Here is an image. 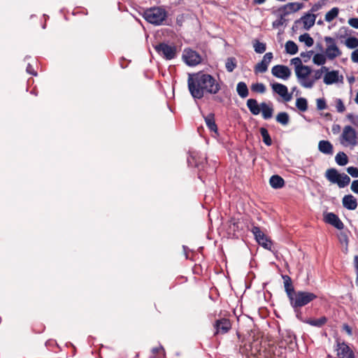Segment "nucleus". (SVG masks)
Returning a JSON list of instances; mask_svg holds the SVG:
<instances>
[{"mask_svg":"<svg viewBox=\"0 0 358 358\" xmlns=\"http://www.w3.org/2000/svg\"><path fill=\"white\" fill-rule=\"evenodd\" d=\"M342 203L345 208L354 210L357 207V200L352 194H347L343 197Z\"/></svg>","mask_w":358,"mask_h":358,"instance_id":"nucleus-19","label":"nucleus"},{"mask_svg":"<svg viewBox=\"0 0 358 358\" xmlns=\"http://www.w3.org/2000/svg\"><path fill=\"white\" fill-rule=\"evenodd\" d=\"M275 119L276 121L282 125H287L289 122V114L286 112L278 113Z\"/></svg>","mask_w":358,"mask_h":358,"instance_id":"nucleus-35","label":"nucleus"},{"mask_svg":"<svg viewBox=\"0 0 358 358\" xmlns=\"http://www.w3.org/2000/svg\"><path fill=\"white\" fill-rule=\"evenodd\" d=\"M325 177L330 182L336 184L340 188H344L350 182V178L347 174L340 173L334 168L327 169Z\"/></svg>","mask_w":358,"mask_h":358,"instance_id":"nucleus-5","label":"nucleus"},{"mask_svg":"<svg viewBox=\"0 0 358 358\" xmlns=\"http://www.w3.org/2000/svg\"><path fill=\"white\" fill-rule=\"evenodd\" d=\"M296 107L301 112H305L308 109L307 99L303 97L297 98L296 100Z\"/></svg>","mask_w":358,"mask_h":358,"instance_id":"nucleus-37","label":"nucleus"},{"mask_svg":"<svg viewBox=\"0 0 358 358\" xmlns=\"http://www.w3.org/2000/svg\"><path fill=\"white\" fill-rule=\"evenodd\" d=\"M225 67L228 72H232L237 67V60L234 57H228L225 62Z\"/></svg>","mask_w":358,"mask_h":358,"instance_id":"nucleus-34","label":"nucleus"},{"mask_svg":"<svg viewBox=\"0 0 358 358\" xmlns=\"http://www.w3.org/2000/svg\"><path fill=\"white\" fill-rule=\"evenodd\" d=\"M324 221L332 225L337 229L341 230L344 228V224L337 215L334 213H327L324 215Z\"/></svg>","mask_w":358,"mask_h":358,"instance_id":"nucleus-15","label":"nucleus"},{"mask_svg":"<svg viewBox=\"0 0 358 358\" xmlns=\"http://www.w3.org/2000/svg\"><path fill=\"white\" fill-rule=\"evenodd\" d=\"M49 343H55V341H48L46 342L45 345L48 346L49 345Z\"/></svg>","mask_w":358,"mask_h":358,"instance_id":"nucleus-64","label":"nucleus"},{"mask_svg":"<svg viewBox=\"0 0 358 358\" xmlns=\"http://www.w3.org/2000/svg\"><path fill=\"white\" fill-rule=\"evenodd\" d=\"M259 132L262 136V140L265 145H266L267 146L271 145L272 140L268 130L264 127H261L259 129Z\"/></svg>","mask_w":358,"mask_h":358,"instance_id":"nucleus-36","label":"nucleus"},{"mask_svg":"<svg viewBox=\"0 0 358 358\" xmlns=\"http://www.w3.org/2000/svg\"><path fill=\"white\" fill-rule=\"evenodd\" d=\"M311 73V69L308 66L300 67L295 71L296 76L301 84L305 88H312L315 84V80H311L308 76Z\"/></svg>","mask_w":358,"mask_h":358,"instance_id":"nucleus-7","label":"nucleus"},{"mask_svg":"<svg viewBox=\"0 0 358 358\" xmlns=\"http://www.w3.org/2000/svg\"><path fill=\"white\" fill-rule=\"evenodd\" d=\"M291 63L294 65L295 71L299 69L300 67L304 66L305 65L302 64L301 59L299 57H294L291 59Z\"/></svg>","mask_w":358,"mask_h":358,"instance_id":"nucleus-46","label":"nucleus"},{"mask_svg":"<svg viewBox=\"0 0 358 358\" xmlns=\"http://www.w3.org/2000/svg\"><path fill=\"white\" fill-rule=\"evenodd\" d=\"M318 150L324 155H331L334 152V147L330 141L322 140L318 143Z\"/></svg>","mask_w":358,"mask_h":358,"instance_id":"nucleus-22","label":"nucleus"},{"mask_svg":"<svg viewBox=\"0 0 358 358\" xmlns=\"http://www.w3.org/2000/svg\"><path fill=\"white\" fill-rule=\"evenodd\" d=\"M326 55L322 53H317L313 56V62L317 65H324L326 62Z\"/></svg>","mask_w":358,"mask_h":358,"instance_id":"nucleus-42","label":"nucleus"},{"mask_svg":"<svg viewBox=\"0 0 358 358\" xmlns=\"http://www.w3.org/2000/svg\"><path fill=\"white\" fill-rule=\"evenodd\" d=\"M273 58V55L271 52H266L261 62L257 63L255 66V72L265 73L268 70V66Z\"/></svg>","mask_w":358,"mask_h":358,"instance_id":"nucleus-14","label":"nucleus"},{"mask_svg":"<svg viewBox=\"0 0 358 358\" xmlns=\"http://www.w3.org/2000/svg\"><path fill=\"white\" fill-rule=\"evenodd\" d=\"M271 85L273 92L281 96L285 101L288 102L291 101L292 94L288 92V89L286 85L279 83H274Z\"/></svg>","mask_w":358,"mask_h":358,"instance_id":"nucleus-12","label":"nucleus"},{"mask_svg":"<svg viewBox=\"0 0 358 358\" xmlns=\"http://www.w3.org/2000/svg\"><path fill=\"white\" fill-rule=\"evenodd\" d=\"M159 350H164L162 346H160L159 348H153L152 352L153 354H156Z\"/></svg>","mask_w":358,"mask_h":358,"instance_id":"nucleus-61","label":"nucleus"},{"mask_svg":"<svg viewBox=\"0 0 358 358\" xmlns=\"http://www.w3.org/2000/svg\"><path fill=\"white\" fill-rule=\"evenodd\" d=\"M157 53L166 60H171L177 56V48L174 44L159 43L154 45Z\"/></svg>","mask_w":358,"mask_h":358,"instance_id":"nucleus-6","label":"nucleus"},{"mask_svg":"<svg viewBox=\"0 0 358 358\" xmlns=\"http://www.w3.org/2000/svg\"><path fill=\"white\" fill-rule=\"evenodd\" d=\"M236 92L238 96L242 98H246L249 94V90L245 83L241 81L237 83Z\"/></svg>","mask_w":358,"mask_h":358,"instance_id":"nucleus-27","label":"nucleus"},{"mask_svg":"<svg viewBox=\"0 0 358 358\" xmlns=\"http://www.w3.org/2000/svg\"><path fill=\"white\" fill-rule=\"evenodd\" d=\"M348 24L353 28L358 29V17L349 19Z\"/></svg>","mask_w":358,"mask_h":358,"instance_id":"nucleus-54","label":"nucleus"},{"mask_svg":"<svg viewBox=\"0 0 358 358\" xmlns=\"http://www.w3.org/2000/svg\"><path fill=\"white\" fill-rule=\"evenodd\" d=\"M26 71L28 73L33 76H36L37 75V73L34 71L33 66L30 64H28Z\"/></svg>","mask_w":358,"mask_h":358,"instance_id":"nucleus-57","label":"nucleus"},{"mask_svg":"<svg viewBox=\"0 0 358 358\" xmlns=\"http://www.w3.org/2000/svg\"><path fill=\"white\" fill-rule=\"evenodd\" d=\"M336 108L338 113H343L345 110V107L343 101L341 99H337L336 101Z\"/></svg>","mask_w":358,"mask_h":358,"instance_id":"nucleus-47","label":"nucleus"},{"mask_svg":"<svg viewBox=\"0 0 358 358\" xmlns=\"http://www.w3.org/2000/svg\"><path fill=\"white\" fill-rule=\"evenodd\" d=\"M299 39L301 42L304 43L307 47H311L314 44L313 38L308 33L299 36Z\"/></svg>","mask_w":358,"mask_h":358,"instance_id":"nucleus-38","label":"nucleus"},{"mask_svg":"<svg viewBox=\"0 0 358 358\" xmlns=\"http://www.w3.org/2000/svg\"><path fill=\"white\" fill-rule=\"evenodd\" d=\"M241 222L238 219L235 217H231L229 220V229L230 231H232L234 234L239 231L241 229Z\"/></svg>","mask_w":358,"mask_h":358,"instance_id":"nucleus-31","label":"nucleus"},{"mask_svg":"<svg viewBox=\"0 0 358 358\" xmlns=\"http://www.w3.org/2000/svg\"><path fill=\"white\" fill-rule=\"evenodd\" d=\"M269 183L271 187L277 189L282 188L285 185V180L281 176L273 175L270 178Z\"/></svg>","mask_w":358,"mask_h":358,"instance_id":"nucleus-26","label":"nucleus"},{"mask_svg":"<svg viewBox=\"0 0 358 358\" xmlns=\"http://www.w3.org/2000/svg\"><path fill=\"white\" fill-rule=\"evenodd\" d=\"M266 0H253L252 4L253 5H261L263 4Z\"/></svg>","mask_w":358,"mask_h":358,"instance_id":"nucleus-60","label":"nucleus"},{"mask_svg":"<svg viewBox=\"0 0 358 358\" xmlns=\"http://www.w3.org/2000/svg\"><path fill=\"white\" fill-rule=\"evenodd\" d=\"M252 92L264 94L266 92V87L263 83H256L251 85Z\"/></svg>","mask_w":358,"mask_h":358,"instance_id":"nucleus-43","label":"nucleus"},{"mask_svg":"<svg viewBox=\"0 0 358 358\" xmlns=\"http://www.w3.org/2000/svg\"><path fill=\"white\" fill-rule=\"evenodd\" d=\"M315 20L316 15L308 12L299 20H296L295 24L302 22L304 29L308 30L315 24Z\"/></svg>","mask_w":358,"mask_h":358,"instance_id":"nucleus-18","label":"nucleus"},{"mask_svg":"<svg viewBox=\"0 0 358 358\" xmlns=\"http://www.w3.org/2000/svg\"><path fill=\"white\" fill-rule=\"evenodd\" d=\"M335 161L338 166H345L348 163V157L344 152H338L336 157Z\"/></svg>","mask_w":358,"mask_h":358,"instance_id":"nucleus-32","label":"nucleus"},{"mask_svg":"<svg viewBox=\"0 0 358 358\" xmlns=\"http://www.w3.org/2000/svg\"><path fill=\"white\" fill-rule=\"evenodd\" d=\"M251 232L254 235L255 239L264 248L271 250L273 243L271 240L268 238L264 233L257 226H252Z\"/></svg>","mask_w":358,"mask_h":358,"instance_id":"nucleus-8","label":"nucleus"},{"mask_svg":"<svg viewBox=\"0 0 358 358\" xmlns=\"http://www.w3.org/2000/svg\"><path fill=\"white\" fill-rule=\"evenodd\" d=\"M331 130H332L333 134H336L339 133V131L341 130V127L339 124H334Z\"/></svg>","mask_w":358,"mask_h":358,"instance_id":"nucleus-58","label":"nucleus"},{"mask_svg":"<svg viewBox=\"0 0 358 358\" xmlns=\"http://www.w3.org/2000/svg\"><path fill=\"white\" fill-rule=\"evenodd\" d=\"M214 327L216 329V334H225L231 329V323L229 320L224 318L217 320Z\"/></svg>","mask_w":358,"mask_h":358,"instance_id":"nucleus-20","label":"nucleus"},{"mask_svg":"<svg viewBox=\"0 0 358 358\" xmlns=\"http://www.w3.org/2000/svg\"><path fill=\"white\" fill-rule=\"evenodd\" d=\"M340 143L344 147L353 148L358 144V136L356 130L350 125H346L343 128L339 137Z\"/></svg>","mask_w":358,"mask_h":358,"instance_id":"nucleus-4","label":"nucleus"},{"mask_svg":"<svg viewBox=\"0 0 358 358\" xmlns=\"http://www.w3.org/2000/svg\"><path fill=\"white\" fill-rule=\"evenodd\" d=\"M348 82L351 84V83H353L355 82V78L354 77H350L348 78Z\"/></svg>","mask_w":358,"mask_h":358,"instance_id":"nucleus-62","label":"nucleus"},{"mask_svg":"<svg viewBox=\"0 0 358 358\" xmlns=\"http://www.w3.org/2000/svg\"><path fill=\"white\" fill-rule=\"evenodd\" d=\"M250 113L254 115H257L261 113L260 105H258L257 101L255 99H249L246 103Z\"/></svg>","mask_w":358,"mask_h":358,"instance_id":"nucleus-25","label":"nucleus"},{"mask_svg":"<svg viewBox=\"0 0 358 358\" xmlns=\"http://www.w3.org/2000/svg\"><path fill=\"white\" fill-rule=\"evenodd\" d=\"M324 3L322 2H317L316 3H315L312 7L310 9V10L308 11V13H310L312 14H314V13L318 11L319 10H320L322 6H323Z\"/></svg>","mask_w":358,"mask_h":358,"instance_id":"nucleus-50","label":"nucleus"},{"mask_svg":"<svg viewBox=\"0 0 358 358\" xmlns=\"http://www.w3.org/2000/svg\"><path fill=\"white\" fill-rule=\"evenodd\" d=\"M282 278L284 280L285 291L287 294L288 299H289L296 291H295L292 285V279L289 275H282Z\"/></svg>","mask_w":358,"mask_h":358,"instance_id":"nucleus-21","label":"nucleus"},{"mask_svg":"<svg viewBox=\"0 0 358 358\" xmlns=\"http://www.w3.org/2000/svg\"><path fill=\"white\" fill-rule=\"evenodd\" d=\"M324 41L327 43L325 55L329 59L333 60L341 55L342 52L337 46L335 38L325 36Z\"/></svg>","mask_w":358,"mask_h":358,"instance_id":"nucleus-9","label":"nucleus"},{"mask_svg":"<svg viewBox=\"0 0 358 358\" xmlns=\"http://www.w3.org/2000/svg\"><path fill=\"white\" fill-rule=\"evenodd\" d=\"M354 267L356 273V280L355 282L358 285V255H355L354 257Z\"/></svg>","mask_w":358,"mask_h":358,"instance_id":"nucleus-53","label":"nucleus"},{"mask_svg":"<svg viewBox=\"0 0 358 358\" xmlns=\"http://www.w3.org/2000/svg\"><path fill=\"white\" fill-rule=\"evenodd\" d=\"M293 310L296 315V317L301 322L306 323V321L307 319H306L303 317L302 313L301 311V308H293Z\"/></svg>","mask_w":358,"mask_h":358,"instance_id":"nucleus-52","label":"nucleus"},{"mask_svg":"<svg viewBox=\"0 0 358 358\" xmlns=\"http://www.w3.org/2000/svg\"><path fill=\"white\" fill-rule=\"evenodd\" d=\"M317 297L313 292L296 291L289 301L292 308H301L314 301Z\"/></svg>","mask_w":358,"mask_h":358,"instance_id":"nucleus-3","label":"nucleus"},{"mask_svg":"<svg viewBox=\"0 0 358 358\" xmlns=\"http://www.w3.org/2000/svg\"><path fill=\"white\" fill-rule=\"evenodd\" d=\"M355 101L357 104H358V91H357V93L356 94V97L355 99Z\"/></svg>","mask_w":358,"mask_h":358,"instance_id":"nucleus-63","label":"nucleus"},{"mask_svg":"<svg viewBox=\"0 0 358 358\" xmlns=\"http://www.w3.org/2000/svg\"><path fill=\"white\" fill-rule=\"evenodd\" d=\"M280 15L279 17L273 22L272 27L273 29H278L280 27H282L286 22V19L285 17L287 15L283 12H280Z\"/></svg>","mask_w":358,"mask_h":358,"instance_id":"nucleus-40","label":"nucleus"},{"mask_svg":"<svg viewBox=\"0 0 358 358\" xmlns=\"http://www.w3.org/2000/svg\"><path fill=\"white\" fill-rule=\"evenodd\" d=\"M347 172L353 178H358V169L354 166H349L347 168Z\"/></svg>","mask_w":358,"mask_h":358,"instance_id":"nucleus-49","label":"nucleus"},{"mask_svg":"<svg viewBox=\"0 0 358 358\" xmlns=\"http://www.w3.org/2000/svg\"><path fill=\"white\" fill-rule=\"evenodd\" d=\"M262 117L264 120H269L273 117V108L272 105H268L266 102L260 103Z\"/></svg>","mask_w":358,"mask_h":358,"instance_id":"nucleus-24","label":"nucleus"},{"mask_svg":"<svg viewBox=\"0 0 358 358\" xmlns=\"http://www.w3.org/2000/svg\"><path fill=\"white\" fill-rule=\"evenodd\" d=\"M143 17L150 24L159 26L166 24L168 13L163 7L154 6L146 9L143 12Z\"/></svg>","mask_w":358,"mask_h":358,"instance_id":"nucleus-2","label":"nucleus"},{"mask_svg":"<svg viewBox=\"0 0 358 358\" xmlns=\"http://www.w3.org/2000/svg\"><path fill=\"white\" fill-rule=\"evenodd\" d=\"M345 45L350 49H355L358 47V38L355 36L348 37L345 42Z\"/></svg>","mask_w":358,"mask_h":358,"instance_id":"nucleus-41","label":"nucleus"},{"mask_svg":"<svg viewBox=\"0 0 358 358\" xmlns=\"http://www.w3.org/2000/svg\"><path fill=\"white\" fill-rule=\"evenodd\" d=\"M336 350L338 358H355L354 352L345 342H337Z\"/></svg>","mask_w":358,"mask_h":358,"instance_id":"nucleus-13","label":"nucleus"},{"mask_svg":"<svg viewBox=\"0 0 358 358\" xmlns=\"http://www.w3.org/2000/svg\"><path fill=\"white\" fill-rule=\"evenodd\" d=\"M313 52H314L313 50H309V51H306V52H301V54H300V56H301V57L304 59V62H307L310 59V57H312Z\"/></svg>","mask_w":358,"mask_h":358,"instance_id":"nucleus-51","label":"nucleus"},{"mask_svg":"<svg viewBox=\"0 0 358 358\" xmlns=\"http://www.w3.org/2000/svg\"><path fill=\"white\" fill-rule=\"evenodd\" d=\"M303 7V3L299 2H290L278 8V12H283L286 15L295 13Z\"/></svg>","mask_w":358,"mask_h":358,"instance_id":"nucleus-17","label":"nucleus"},{"mask_svg":"<svg viewBox=\"0 0 358 358\" xmlns=\"http://www.w3.org/2000/svg\"><path fill=\"white\" fill-rule=\"evenodd\" d=\"M351 59L353 62L358 63V48L352 52Z\"/></svg>","mask_w":358,"mask_h":358,"instance_id":"nucleus-56","label":"nucleus"},{"mask_svg":"<svg viewBox=\"0 0 358 358\" xmlns=\"http://www.w3.org/2000/svg\"><path fill=\"white\" fill-rule=\"evenodd\" d=\"M203 117H204V120H205V122H206V124L208 129L210 131L217 134L218 129H217V126L215 123L214 113H210L208 114L207 115L203 116Z\"/></svg>","mask_w":358,"mask_h":358,"instance_id":"nucleus-23","label":"nucleus"},{"mask_svg":"<svg viewBox=\"0 0 358 358\" xmlns=\"http://www.w3.org/2000/svg\"><path fill=\"white\" fill-rule=\"evenodd\" d=\"M350 189L354 193L358 194V179L352 181Z\"/></svg>","mask_w":358,"mask_h":358,"instance_id":"nucleus-55","label":"nucleus"},{"mask_svg":"<svg viewBox=\"0 0 358 358\" xmlns=\"http://www.w3.org/2000/svg\"><path fill=\"white\" fill-rule=\"evenodd\" d=\"M182 59L184 62L189 66H194L201 62V57L199 54L189 48L184 50Z\"/></svg>","mask_w":358,"mask_h":358,"instance_id":"nucleus-10","label":"nucleus"},{"mask_svg":"<svg viewBox=\"0 0 358 358\" xmlns=\"http://www.w3.org/2000/svg\"><path fill=\"white\" fill-rule=\"evenodd\" d=\"M343 329L347 332V334L348 335H352V329L350 328V327L348 324H344L343 326Z\"/></svg>","mask_w":358,"mask_h":358,"instance_id":"nucleus-59","label":"nucleus"},{"mask_svg":"<svg viewBox=\"0 0 358 358\" xmlns=\"http://www.w3.org/2000/svg\"><path fill=\"white\" fill-rule=\"evenodd\" d=\"M203 161H206V158H203L201 161H198L196 159V155L193 153L189 154V156L187 157L188 165L198 169L203 167Z\"/></svg>","mask_w":358,"mask_h":358,"instance_id":"nucleus-29","label":"nucleus"},{"mask_svg":"<svg viewBox=\"0 0 358 358\" xmlns=\"http://www.w3.org/2000/svg\"><path fill=\"white\" fill-rule=\"evenodd\" d=\"M346 117L352 124H353L355 126L358 127V115H355L353 113H348L346 115Z\"/></svg>","mask_w":358,"mask_h":358,"instance_id":"nucleus-45","label":"nucleus"},{"mask_svg":"<svg viewBox=\"0 0 358 358\" xmlns=\"http://www.w3.org/2000/svg\"><path fill=\"white\" fill-rule=\"evenodd\" d=\"M222 81L210 74L199 71L189 74L187 86L190 94L194 100L201 99L206 94L215 95L222 88Z\"/></svg>","mask_w":358,"mask_h":358,"instance_id":"nucleus-1","label":"nucleus"},{"mask_svg":"<svg viewBox=\"0 0 358 358\" xmlns=\"http://www.w3.org/2000/svg\"><path fill=\"white\" fill-rule=\"evenodd\" d=\"M329 69L327 66H322L320 69L315 70L313 72V78L312 80H315V82L319 79H320L323 75V73L327 71Z\"/></svg>","mask_w":358,"mask_h":358,"instance_id":"nucleus-44","label":"nucleus"},{"mask_svg":"<svg viewBox=\"0 0 358 358\" xmlns=\"http://www.w3.org/2000/svg\"><path fill=\"white\" fill-rule=\"evenodd\" d=\"M271 73L273 76L287 80L291 76V70L288 66L281 64H278L271 69Z\"/></svg>","mask_w":358,"mask_h":358,"instance_id":"nucleus-11","label":"nucleus"},{"mask_svg":"<svg viewBox=\"0 0 358 358\" xmlns=\"http://www.w3.org/2000/svg\"><path fill=\"white\" fill-rule=\"evenodd\" d=\"M317 108L319 110H324L327 108V103L324 99H317Z\"/></svg>","mask_w":358,"mask_h":358,"instance_id":"nucleus-48","label":"nucleus"},{"mask_svg":"<svg viewBox=\"0 0 358 358\" xmlns=\"http://www.w3.org/2000/svg\"><path fill=\"white\" fill-rule=\"evenodd\" d=\"M327 322V318L325 316H322L318 319L308 318L306 321V324H310L313 327H322Z\"/></svg>","mask_w":358,"mask_h":358,"instance_id":"nucleus-28","label":"nucleus"},{"mask_svg":"<svg viewBox=\"0 0 358 358\" xmlns=\"http://www.w3.org/2000/svg\"><path fill=\"white\" fill-rule=\"evenodd\" d=\"M286 53L293 55L298 52L299 48L296 43L292 41H288L285 45Z\"/></svg>","mask_w":358,"mask_h":358,"instance_id":"nucleus-30","label":"nucleus"},{"mask_svg":"<svg viewBox=\"0 0 358 358\" xmlns=\"http://www.w3.org/2000/svg\"><path fill=\"white\" fill-rule=\"evenodd\" d=\"M254 50L256 53L262 54L266 50V44L255 39L252 41Z\"/></svg>","mask_w":358,"mask_h":358,"instance_id":"nucleus-33","label":"nucleus"},{"mask_svg":"<svg viewBox=\"0 0 358 358\" xmlns=\"http://www.w3.org/2000/svg\"><path fill=\"white\" fill-rule=\"evenodd\" d=\"M339 13V9L337 7L332 8L329 11H328L325 15V20L328 22H331L334 18H336Z\"/></svg>","mask_w":358,"mask_h":358,"instance_id":"nucleus-39","label":"nucleus"},{"mask_svg":"<svg viewBox=\"0 0 358 358\" xmlns=\"http://www.w3.org/2000/svg\"><path fill=\"white\" fill-rule=\"evenodd\" d=\"M325 75L324 76V83L326 85H332L334 83H336L338 82L342 83L343 80V77L341 75H339V71L336 70H333L331 71H325Z\"/></svg>","mask_w":358,"mask_h":358,"instance_id":"nucleus-16","label":"nucleus"}]
</instances>
